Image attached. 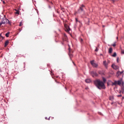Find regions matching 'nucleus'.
<instances>
[{
  "mask_svg": "<svg viewBox=\"0 0 124 124\" xmlns=\"http://www.w3.org/2000/svg\"><path fill=\"white\" fill-rule=\"evenodd\" d=\"M64 27L66 28L65 30L67 32L69 31L70 30V28L69 26L67 24H65Z\"/></svg>",
  "mask_w": 124,
  "mask_h": 124,
  "instance_id": "nucleus-7",
  "label": "nucleus"
},
{
  "mask_svg": "<svg viewBox=\"0 0 124 124\" xmlns=\"http://www.w3.org/2000/svg\"><path fill=\"white\" fill-rule=\"evenodd\" d=\"M116 52H115L112 55V56L114 57H115L116 56Z\"/></svg>",
  "mask_w": 124,
  "mask_h": 124,
  "instance_id": "nucleus-17",
  "label": "nucleus"
},
{
  "mask_svg": "<svg viewBox=\"0 0 124 124\" xmlns=\"http://www.w3.org/2000/svg\"><path fill=\"white\" fill-rule=\"evenodd\" d=\"M85 6L83 5H82L80 7L79 9L78 10V12L80 13L81 11H83V8Z\"/></svg>",
  "mask_w": 124,
  "mask_h": 124,
  "instance_id": "nucleus-6",
  "label": "nucleus"
},
{
  "mask_svg": "<svg viewBox=\"0 0 124 124\" xmlns=\"http://www.w3.org/2000/svg\"><path fill=\"white\" fill-rule=\"evenodd\" d=\"M112 49L111 47L110 48L108 52L109 53H111L112 52Z\"/></svg>",
  "mask_w": 124,
  "mask_h": 124,
  "instance_id": "nucleus-15",
  "label": "nucleus"
},
{
  "mask_svg": "<svg viewBox=\"0 0 124 124\" xmlns=\"http://www.w3.org/2000/svg\"><path fill=\"white\" fill-rule=\"evenodd\" d=\"M20 31H21V30H20Z\"/></svg>",
  "mask_w": 124,
  "mask_h": 124,
  "instance_id": "nucleus-38",
  "label": "nucleus"
},
{
  "mask_svg": "<svg viewBox=\"0 0 124 124\" xmlns=\"http://www.w3.org/2000/svg\"><path fill=\"white\" fill-rule=\"evenodd\" d=\"M62 8H61V10H62Z\"/></svg>",
  "mask_w": 124,
  "mask_h": 124,
  "instance_id": "nucleus-37",
  "label": "nucleus"
},
{
  "mask_svg": "<svg viewBox=\"0 0 124 124\" xmlns=\"http://www.w3.org/2000/svg\"><path fill=\"white\" fill-rule=\"evenodd\" d=\"M90 73L93 77H94V76L96 77L98 76V74L95 71H90Z\"/></svg>",
  "mask_w": 124,
  "mask_h": 124,
  "instance_id": "nucleus-4",
  "label": "nucleus"
},
{
  "mask_svg": "<svg viewBox=\"0 0 124 124\" xmlns=\"http://www.w3.org/2000/svg\"><path fill=\"white\" fill-rule=\"evenodd\" d=\"M62 11H63V12H64V11L63 10H62Z\"/></svg>",
  "mask_w": 124,
  "mask_h": 124,
  "instance_id": "nucleus-35",
  "label": "nucleus"
},
{
  "mask_svg": "<svg viewBox=\"0 0 124 124\" xmlns=\"http://www.w3.org/2000/svg\"><path fill=\"white\" fill-rule=\"evenodd\" d=\"M124 71H122V72H120L118 71L116 75L117 76H119L120 75L123 73Z\"/></svg>",
  "mask_w": 124,
  "mask_h": 124,
  "instance_id": "nucleus-12",
  "label": "nucleus"
},
{
  "mask_svg": "<svg viewBox=\"0 0 124 124\" xmlns=\"http://www.w3.org/2000/svg\"><path fill=\"white\" fill-rule=\"evenodd\" d=\"M112 66L114 69L116 70H117L119 68V67L114 64H112Z\"/></svg>",
  "mask_w": 124,
  "mask_h": 124,
  "instance_id": "nucleus-8",
  "label": "nucleus"
},
{
  "mask_svg": "<svg viewBox=\"0 0 124 124\" xmlns=\"http://www.w3.org/2000/svg\"><path fill=\"white\" fill-rule=\"evenodd\" d=\"M75 20H76V22H78L80 23H81V22L80 21H78V19L77 18H76Z\"/></svg>",
  "mask_w": 124,
  "mask_h": 124,
  "instance_id": "nucleus-19",
  "label": "nucleus"
},
{
  "mask_svg": "<svg viewBox=\"0 0 124 124\" xmlns=\"http://www.w3.org/2000/svg\"><path fill=\"white\" fill-rule=\"evenodd\" d=\"M10 33V32H8V33H6V34H5V36H6L8 37L9 36V34Z\"/></svg>",
  "mask_w": 124,
  "mask_h": 124,
  "instance_id": "nucleus-16",
  "label": "nucleus"
},
{
  "mask_svg": "<svg viewBox=\"0 0 124 124\" xmlns=\"http://www.w3.org/2000/svg\"><path fill=\"white\" fill-rule=\"evenodd\" d=\"M80 42L82 43L83 41V39H80Z\"/></svg>",
  "mask_w": 124,
  "mask_h": 124,
  "instance_id": "nucleus-26",
  "label": "nucleus"
},
{
  "mask_svg": "<svg viewBox=\"0 0 124 124\" xmlns=\"http://www.w3.org/2000/svg\"><path fill=\"white\" fill-rule=\"evenodd\" d=\"M94 61L93 60L91 61V63L93 66L94 67H97L98 66V65L94 62Z\"/></svg>",
  "mask_w": 124,
  "mask_h": 124,
  "instance_id": "nucleus-5",
  "label": "nucleus"
},
{
  "mask_svg": "<svg viewBox=\"0 0 124 124\" xmlns=\"http://www.w3.org/2000/svg\"><path fill=\"white\" fill-rule=\"evenodd\" d=\"M67 37L66 35L64 34V37L63 38V41H67Z\"/></svg>",
  "mask_w": 124,
  "mask_h": 124,
  "instance_id": "nucleus-11",
  "label": "nucleus"
},
{
  "mask_svg": "<svg viewBox=\"0 0 124 124\" xmlns=\"http://www.w3.org/2000/svg\"><path fill=\"white\" fill-rule=\"evenodd\" d=\"M118 37H116V39H118Z\"/></svg>",
  "mask_w": 124,
  "mask_h": 124,
  "instance_id": "nucleus-32",
  "label": "nucleus"
},
{
  "mask_svg": "<svg viewBox=\"0 0 124 124\" xmlns=\"http://www.w3.org/2000/svg\"><path fill=\"white\" fill-rule=\"evenodd\" d=\"M122 96V95L121 94H120V95H117V96L118 97H120Z\"/></svg>",
  "mask_w": 124,
  "mask_h": 124,
  "instance_id": "nucleus-29",
  "label": "nucleus"
},
{
  "mask_svg": "<svg viewBox=\"0 0 124 124\" xmlns=\"http://www.w3.org/2000/svg\"><path fill=\"white\" fill-rule=\"evenodd\" d=\"M20 31H21V30H20Z\"/></svg>",
  "mask_w": 124,
  "mask_h": 124,
  "instance_id": "nucleus-39",
  "label": "nucleus"
},
{
  "mask_svg": "<svg viewBox=\"0 0 124 124\" xmlns=\"http://www.w3.org/2000/svg\"><path fill=\"white\" fill-rule=\"evenodd\" d=\"M5 23H8L10 25L11 24L10 23L8 19L6 18H4L2 19L1 22L0 23V26H1L2 24H5Z\"/></svg>",
  "mask_w": 124,
  "mask_h": 124,
  "instance_id": "nucleus-3",
  "label": "nucleus"
},
{
  "mask_svg": "<svg viewBox=\"0 0 124 124\" xmlns=\"http://www.w3.org/2000/svg\"><path fill=\"white\" fill-rule=\"evenodd\" d=\"M3 3H4V4H5V1H3Z\"/></svg>",
  "mask_w": 124,
  "mask_h": 124,
  "instance_id": "nucleus-31",
  "label": "nucleus"
},
{
  "mask_svg": "<svg viewBox=\"0 0 124 124\" xmlns=\"http://www.w3.org/2000/svg\"><path fill=\"white\" fill-rule=\"evenodd\" d=\"M103 82L97 79L94 81V83L97 87L99 89H104L105 88V83L106 81V79L104 77L102 78Z\"/></svg>",
  "mask_w": 124,
  "mask_h": 124,
  "instance_id": "nucleus-1",
  "label": "nucleus"
},
{
  "mask_svg": "<svg viewBox=\"0 0 124 124\" xmlns=\"http://www.w3.org/2000/svg\"><path fill=\"white\" fill-rule=\"evenodd\" d=\"M69 54L70 57L71 58V57H72L73 56L72 54V51L71 50V49H70V47L69 48Z\"/></svg>",
  "mask_w": 124,
  "mask_h": 124,
  "instance_id": "nucleus-9",
  "label": "nucleus"
},
{
  "mask_svg": "<svg viewBox=\"0 0 124 124\" xmlns=\"http://www.w3.org/2000/svg\"><path fill=\"white\" fill-rule=\"evenodd\" d=\"M124 85H122V90L123 91H124Z\"/></svg>",
  "mask_w": 124,
  "mask_h": 124,
  "instance_id": "nucleus-23",
  "label": "nucleus"
},
{
  "mask_svg": "<svg viewBox=\"0 0 124 124\" xmlns=\"http://www.w3.org/2000/svg\"><path fill=\"white\" fill-rule=\"evenodd\" d=\"M1 34H0V37L2 38V39H4V37L3 36H1Z\"/></svg>",
  "mask_w": 124,
  "mask_h": 124,
  "instance_id": "nucleus-24",
  "label": "nucleus"
},
{
  "mask_svg": "<svg viewBox=\"0 0 124 124\" xmlns=\"http://www.w3.org/2000/svg\"><path fill=\"white\" fill-rule=\"evenodd\" d=\"M108 64V63L106 61H104L103 62V64L106 68H107Z\"/></svg>",
  "mask_w": 124,
  "mask_h": 124,
  "instance_id": "nucleus-10",
  "label": "nucleus"
},
{
  "mask_svg": "<svg viewBox=\"0 0 124 124\" xmlns=\"http://www.w3.org/2000/svg\"><path fill=\"white\" fill-rule=\"evenodd\" d=\"M85 81L87 83H89L91 82V80L90 79H87L85 80Z\"/></svg>",
  "mask_w": 124,
  "mask_h": 124,
  "instance_id": "nucleus-14",
  "label": "nucleus"
},
{
  "mask_svg": "<svg viewBox=\"0 0 124 124\" xmlns=\"http://www.w3.org/2000/svg\"><path fill=\"white\" fill-rule=\"evenodd\" d=\"M98 49L97 47H96V49L95 50V51L97 52L98 51Z\"/></svg>",
  "mask_w": 124,
  "mask_h": 124,
  "instance_id": "nucleus-28",
  "label": "nucleus"
},
{
  "mask_svg": "<svg viewBox=\"0 0 124 124\" xmlns=\"http://www.w3.org/2000/svg\"><path fill=\"white\" fill-rule=\"evenodd\" d=\"M45 118V119H47V117H46Z\"/></svg>",
  "mask_w": 124,
  "mask_h": 124,
  "instance_id": "nucleus-34",
  "label": "nucleus"
},
{
  "mask_svg": "<svg viewBox=\"0 0 124 124\" xmlns=\"http://www.w3.org/2000/svg\"><path fill=\"white\" fill-rule=\"evenodd\" d=\"M119 59V58L118 57H117V62H119V61H118Z\"/></svg>",
  "mask_w": 124,
  "mask_h": 124,
  "instance_id": "nucleus-25",
  "label": "nucleus"
},
{
  "mask_svg": "<svg viewBox=\"0 0 124 124\" xmlns=\"http://www.w3.org/2000/svg\"><path fill=\"white\" fill-rule=\"evenodd\" d=\"M22 23L23 22H22V21L20 23V24L19 25V26H21L22 25H23Z\"/></svg>",
  "mask_w": 124,
  "mask_h": 124,
  "instance_id": "nucleus-21",
  "label": "nucleus"
},
{
  "mask_svg": "<svg viewBox=\"0 0 124 124\" xmlns=\"http://www.w3.org/2000/svg\"><path fill=\"white\" fill-rule=\"evenodd\" d=\"M73 63H74V64L75 65V64H74V62H73Z\"/></svg>",
  "mask_w": 124,
  "mask_h": 124,
  "instance_id": "nucleus-36",
  "label": "nucleus"
},
{
  "mask_svg": "<svg viewBox=\"0 0 124 124\" xmlns=\"http://www.w3.org/2000/svg\"><path fill=\"white\" fill-rule=\"evenodd\" d=\"M109 99L110 100H112L113 99V96H110L109 97Z\"/></svg>",
  "mask_w": 124,
  "mask_h": 124,
  "instance_id": "nucleus-18",
  "label": "nucleus"
},
{
  "mask_svg": "<svg viewBox=\"0 0 124 124\" xmlns=\"http://www.w3.org/2000/svg\"><path fill=\"white\" fill-rule=\"evenodd\" d=\"M116 42H114V43L113 45H112V46L114 47H115L116 45Z\"/></svg>",
  "mask_w": 124,
  "mask_h": 124,
  "instance_id": "nucleus-22",
  "label": "nucleus"
},
{
  "mask_svg": "<svg viewBox=\"0 0 124 124\" xmlns=\"http://www.w3.org/2000/svg\"><path fill=\"white\" fill-rule=\"evenodd\" d=\"M109 62H110V61H108V62H107L108 63H109Z\"/></svg>",
  "mask_w": 124,
  "mask_h": 124,
  "instance_id": "nucleus-30",
  "label": "nucleus"
},
{
  "mask_svg": "<svg viewBox=\"0 0 124 124\" xmlns=\"http://www.w3.org/2000/svg\"><path fill=\"white\" fill-rule=\"evenodd\" d=\"M16 10V12H15V13L17 14H19V11L18 10Z\"/></svg>",
  "mask_w": 124,
  "mask_h": 124,
  "instance_id": "nucleus-20",
  "label": "nucleus"
},
{
  "mask_svg": "<svg viewBox=\"0 0 124 124\" xmlns=\"http://www.w3.org/2000/svg\"><path fill=\"white\" fill-rule=\"evenodd\" d=\"M105 27V26H104V25H103V27Z\"/></svg>",
  "mask_w": 124,
  "mask_h": 124,
  "instance_id": "nucleus-33",
  "label": "nucleus"
},
{
  "mask_svg": "<svg viewBox=\"0 0 124 124\" xmlns=\"http://www.w3.org/2000/svg\"><path fill=\"white\" fill-rule=\"evenodd\" d=\"M9 43V41L8 40H7L6 41L5 43V46H4L5 47H6L8 44Z\"/></svg>",
  "mask_w": 124,
  "mask_h": 124,
  "instance_id": "nucleus-13",
  "label": "nucleus"
},
{
  "mask_svg": "<svg viewBox=\"0 0 124 124\" xmlns=\"http://www.w3.org/2000/svg\"><path fill=\"white\" fill-rule=\"evenodd\" d=\"M121 53L122 54H124V50H122L121 51Z\"/></svg>",
  "mask_w": 124,
  "mask_h": 124,
  "instance_id": "nucleus-27",
  "label": "nucleus"
},
{
  "mask_svg": "<svg viewBox=\"0 0 124 124\" xmlns=\"http://www.w3.org/2000/svg\"><path fill=\"white\" fill-rule=\"evenodd\" d=\"M112 85L113 86L114 85H116L117 84H118L119 85H120L122 83V85H124V82L122 80V79H121L120 80H118V81H115L113 83L112 82Z\"/></svg>",
  "mask_w": 124,
  "mask_h": 124,
  "instance_id": "nucleus-2",
  "label": "nucleus"
}]
</instances>
